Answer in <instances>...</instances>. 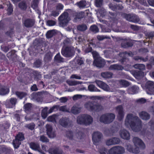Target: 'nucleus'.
<instances>
[{
  "label": "nucleus",
  "mask_w": 154,
  "mask_h": 154,
  "mask_svg": "<svg viewBox=\"0 0 154 154\" xmlns=\"http://www.w3.org/2000/svg\"><path fill=\"white\" fill-rule=\"evenodd\" d=\"M139 91V88L136 85H133L128 88L127 91L129 94H134L138 93Z\"/></svg>",
  "instance_id": "f3484780"
},
{
  "label": "nucleus",
  "mask_w": 154,
  "mask_h": 154,
  "mask_svg": "<svg viewBox=\"0 0 154 154\" xmlns=\"http://www.w3.org/2000/svg\"><path fill=\"white\" fill-rule=\"evenodd\" d=\"M48 135L49 138H53L56 137V134L54 131L53 130L47 133Z\"/></svg>",
  "instance_id": "69168bd1"
},
{
  "label": "nucleus",
  "mask_w": 154,
  "mask_h": 154,
  "mask_svg": "<svg viewBox=\"0 0 154 154\" xmlns=\"http://www.w3.org/2000/svg\"><path fill=\"white\" fill-rule=\"evenodd\" d=\"M17 102V100L16 98H11L10 100V102L11 103V105H8L6 104V106L8 108H13L14 106L15 105Z\"/></svg>",
  "instance_id": "49530a36"
},
{
  "label": "nucleus",
  "mask_w": 154,
  "mask_h": 154,
  "mask_svg": "<svg viewBox=\"0 0 154 154\" xmlns=\"http://www.w3.org/2000/svg\"><path fill=\"white\" fill-rule=\"evenodd\" d=\"M15 53V51L14 50H12L7 53V57L8 58L11 59L14 55Z\"/></svg>",
  "instance_id": "6e6d98bb"
},
{
  "label": "nucleus",
  "mask_w": 154,
  "mask_h": 154,
  "mask_svg": "<svg viewBox=\"0 0 154 154\" xmlns=\"http://www.w3.org/2000/svg\"><path fill=\"white\" fill-rule=\"evenodd\" d=\"M140 117L142 119L145 120H149L150 118V115L147 112L142 111L139 113Z\"/></svg>",
  "instance_id": "5701e85b"
},
{
  "label": "nucleus",
  "mask_w": 154,
  "mask_h": 154,
  "mask_svg": "<svg viewBox=\"0 0 154 154\" xmlns=\"http://www.w3.org/2000/svg\"><path fill=\"white\" fill-rule=\"evenodd\" d=\"M54 60L55 61L58 63L63 62L64 61V58L61 56L59 53L55 56Z\"/></svg>",
  "instance_id": "f704fd0d"
},
{
  "label": "nucleus",
  "mask_w": 154,
  "mask_h": 154,
  "mask_svg": "<svg viewBox=\"0 0 154 154\" xmlns=\"http://www.w3.org/2000/svg\"><path fill=\"white\" fill-rule=\"evenodd\" d=\"M74 62L75 64L74 66H76L75 68H77L79 66L84 64V58L79 57H76L74 60Z\"/></svg>",
  "instance_id": "aec40b11"
},
{
  "label": "nucleus",
  "mask_w": 154,
  "mask_h": 154,
  "mask_svg": "<svg viewBox=\"0 0 154 154\" xmlns=\"http://www.w3.org/2000/svg\"><path fill=\"white\" fill-rule=\"evenodd\" d=\"M90 30L94 33H97L99 32V29L97 26L94 24L91 25L90 28Z\"/></svg>",
  "instance_id": "79ce46f5"
},
{
  "label": "nucleus",
  "mask_w": 154,
  "mask_h": 154,
  "mask_svg": "<svg viewBox=\"0 0 154 154\" xmlns=\"http://www.w3.org/2000/svg\"><path fill=\"white\" fill-rule=\"evenodd\" d=\"M51 154H62L63 151L58 148H55L51 150Z\"/></svg>",
  "instance_id": "4c0bfd02"
},
{
  "label": "nucleus",
  "mask_w": 154,
  "mask_h": 154,
  "mask_svg": "<svg viewBox=\"0 0 154 154\" xmlns=\"http://www.w3.org/2000/svg\"><path fill=\"white\" fill-rule=\"evenodd\" d=\"M82 109V107L74 105L71 108L70 112L74 115H77L81 112Z\"/></svg>",
  "instance_id": "412c9836"
},
{
  "label": "nucleus",
  "mask_w": 154,
  "mask_h": 154,
  "mask_svg": "<svg viewBox=\"0 0 154 154\" xmlns=\"http://www.w3.org/2000/svg\"><path fill=\"white\" fill-rule=\"evenodd\" d=\"M108 154H116L115 146L111 148L108 151Z\"/></svg>",
  "instance_id": "774afa93"
},
{
  "label": "nucleus",
  "mask_w": 154,
  "mask_h": 154,
  "mask_svg": "<svg viewBox=\"0 0 154 154\" xmlns=\"http://www.w3.org/2000/svg\"><path fill=\"white\" fill-rule=\"evenodd\" d=\"M123 69V67L122 65L117 64L111 65L109 67V69L111 70H121Z\"/></svg>",
  "instance_id": "393cba45"
},
{
  "label": "nucleus",
  "mask_w": 154,
  "mask_h": 154,
  "mask_svg": "<svg viewBox=\"0 0 154 154\" xmlns=\"http://www.w3.org/2000/svg\"><path fill=\"white\" fill-rule=\"evenodd\" d=\"M104 108L103 106L101 105L99 103L94 102L93 111L99 112L103 110Z\"/></svg>",
  "instance_id": "bb28decb"
},
{
  "label": "nucleus",
  "mask_w": 154,
  "mask_h": 154,
  "mask_svg": "<svg viewBox=\"0 0 154 154\" xmlns=\"http://www.w3.org/2000/svg\"><path fill=\"white\" fill-rule=\"evenodd\" d=\"M38 0H33L31 4V7L33 9L36 8L38 6Z\"/></svg>",
  "instance_id": "5fc2aeb1"
},
{
  "label": "nucleus",
  "mask_w": 154,
  "mask_h": 154,
  "mask_svg": "<svg viewBox=\"0 0 154 154\" xmlns=\"http://www.w3.org/2000/svg\"><path fill=\"white\" fill-rule=\"evenodd\" d=\"M133 45V42L131 40L122 42L121 43V46L123 48H126L132 47Z\"/></svg>",
  "instance_id": "c756f323"
},
{
  "label": "nucleus",
  "mask_w": 154,
  "mask_h": 154,
  "mask_svg": "<svg viewBox=\"0 0 154 154\" xmlns=\"http://www.w3.org/2000/svg\"><path fill=\"white\" fill-rule=\"evenodd\" d=\"M59 124L63 127L69 128L72 126V121L68 117H63L59 120Z\"/></svg>",
  "instance_id": "39448f33"
},
{
  "label": "nucleus",
  "mask_w": 154,
  "mask_h": 154,
  "mask_svg": "<svg viewBox=\"0 0 154 154\" xmlns=\"http://www.w3.org/2000/svg\"><path fill=\"white\" fill-rule=\"evenodd\" d=\"M87 2L85 0H82L79 2H77L76 5L79 8H84L87 7Z\"/></svg>",
  "instance_id": "473e14b6"
},
{
  "label": "nucleus",
  "mask_w": 154,
  "mask_h": 154,
  "mask_svg": "<svg viewBox=\"0 0 154 154\" xmlns=\"http://www.w3.org/2000/svg\"><path fill=\"white\" fill-rule=\"evenodd\" d=\"M17 140L21 141L24 139V135L21 133H19L15 137Z\"/></svg>",
  "instance_id": "bf43d9fd"
},
{
  "label": "nucleus",
  "mask_w": 154,
  "mask_h": 154,
  "mask_svg": "<svg viewBox=\"0 0 154 154\" xmlns=\"http://www.w3.org/2000/svg\"><path fill=\"white\" fill-rule=\"evenodd\" d=\"M145 87L148 91V93L150 95H154V82L151 81L146 82Z\"/></svg>",
  "instance_id": "f8f14e48"
},
{
  "label": "nucleus",
  "mask_w": 154,
  "mask_h": 154,
  "mask_svg": "<svg viewBox=\"0 0 154 154\" xmlns=\"http://www.w3.org/2000/svg\"><path fill=\"white\" fill-rule=\"evenodd\" d=\"M115 117V115L113 113H106L100 116L99 120L105 124H108L112 122Z\"/></svg>",
  "instance_id": "7ed1b4c3"
},
{
  "label": "nucleus",
  "mask_w": 154,
  "mask_h": 154,
  "mask_svg": "<svg viewBox=\"0 0 154 154\" xmlns=\"http://www.w3.org/2000/svg\"><path fill=\"white\" fill-rule=\"evenodd\" d=\"M14 26H9V29L5 32V35L9 38H12L14 33Z\"/></svg>",
  "instance_id": "b1692460"
},
{
  "label": "nucleus",
  "mask_w": 154,
  "mask_h": 154,
  "mask_svg": "<svg viewBox=\"0 0 154 154\" xmlns=\"http://www.w3.org/2000/svg\"><path fill=\"white\" fill-rule=\"evenodd\" d=\"M74 52V48L72 46L64 47L61 51L62 54L64 57L67 58L73 56Z\"/></svg>",
  "instance_id": "20e7f679"
},
{
  "label": "nucleus",
  "mask_w": 154,
  "mask_h": 154,
  "mask_svg": "<svg viewBox=\"0 0 154 154\" xmlns=\"http://www.w3.org/2000/svg\"><path fill=\"white\" fill-rule=\"evenodd\" d=\"M76 121L79 124L89 125L92 123L93 118L89 115L82 114L77 117Z\"/></svg>",
  "instance_id": "f03ea898"
},
{
  "label": "nucleus",
  "mask_w": 154,
  "mask_h": 154,
  "mask_svg": "<svg viewBox=\"0 0 154 154\" xmlns=\"http://www.w3.org/2000/svg\"><path fill=\"white\" fill-rule=\"evenodd\" d=\"M120 84L123 87H126L129 86L130 85V83L128 81L124 80H121L120 82Z\"/></svg>",
  "instance_id": "8fccbe9b"
},
{
  "label": "nucleus",
  "mask_w": 154,
  "mask_h": 154,
  "mask_svg": "<svg viewBox=\"0 0 154 154\" xmlns=\"http://www.w3.org/2000/svg\"><path fill=\"white\" fill-rule=\"evenodd\" d=\"M60 24L62 26L66 25L69 21L68 13L67 12H64L58 17Z\"/></svg>",
  "instance_id": "0eeeda50"
},
{
  "label": "nucleus",
  "mask_w": 154,
  "mask_h": 154,
  "mask_svg": "<svg viewBox=\"0 0 154 154\" xmlns=\"http://www.w3.org/2000/svg\"><path fill=\"white\" fill-rule=\"evenodd\" d=\"M109 14L113 17L112 20L113 21V22L114 23H117V20L115 17L116 16V13L112 12H109Z\"/></svg>",
  "instance_id": "680f3d73"
},
{
  "label": "nucleus",
  "mask_w": 154,
  "mask_h": 154,
  "mask_svg": "<svg viewBox=\"0 0 154 154\" xmlns=\"http://www.w3.org/2000/svg\"><path fill=\"white\" fill-rule=\"evenodd\" d=\"M57 34L56 30L55 29L50 30L47 31L46 36L47 38H50Z\"/></svg>",
  "instance_id": "a878e982"
},
{
  "label": "nucleus",
  "mask_w": 154,
  "mask_h": 154,
  "mask_svg": "<svg viewBox=\"0 0 154 154\" xmlns=\"http://www.w3.org/2000/svg\"><path fill=\"white\" fill-rule=\"evenodd\" d=\"M15 94L17 96H26L27 95V94L26 92L16 91Z\"/></svg>",
  "instance_id": "0e129e2a"
},
{
  "label": "nucleus",
  "mask_w": 154,
  "mask_h": 154,
  "mask_svg": "<svg viewBox=\"0 0 154 154\" xmlns=\"http://www.w3.org/2000/svg\"><path fill=\"white\" fill-rule=\"evenodd\" d=\"M13 143L14 147L16 148H17L21 144V141L17 140V138H15V139L13 140Z\"/></svg>",
  "instance_id": "c03bdc74"
},
{
  "label": "nucleus",
  "mask_w": 154,
  "mask_h": 154,
  "mask_svg": "<svg viewBox=\"0 0 154 154\" xmlns=\"http://www.w3.org/2000/svg\"><path fill=\"white\" fill-rule=\"evenodd\" d=\"M88 89L89 91L91 92H93L96 91V89L97 88L94 85L90 84L88 86Z\"/></svg>",
  "instance_id": "052dcab7"
},
{
  "label": "nucleus",
  "mask_w": 154,
  "mask_h": 154,
  "mask_svg": "<svg viewBox=\"0 0 154 154\" xmlns=\"http://www.w3.org/2000/svg\"><path fill=\"white\" fill-rule=\"evenodd\" d=\"M103 0H95V4L96 6L98 8L101 7L103 4Z\"/></svg>",
  "instance_id": "603ef678"
},
{
  "label": "nucleus",
  "mask_w": 154,
  "mask_h": 154,
  "mask_svg": "<svg viewBox=\"0 0 154 154\" xmlns=\"http://www.w3.org/2000/svg\"><path fill=\"white\" fill-rule=\"evenodd\" d=\"M141 121L138 116L132 114H128L125 121L127 127L130 126L132 130L136 132L141 130L142 128Z\"/></svg>",
  "instance_id": "f257e3e1"
},
{
  "label": "nucleus",
  "mask_w": 154,
  "mask_h": 154,
  "mask_svg": "<svg viewBox=\"0 0 154 154\" xmlns=\"http://www.w3.org/2000/svg\"><path fill=\"white\" fill-rule=\"evenodd\" d=\"M92 54L94 60H95L96 59H99V58L101 57L100 56L99 54L96 51H93L92 52Z\"/></svg>",
  "instance_id": "4d7b16f0"
},
{
  "label": "nucleus",
  "mask_w": 154,
  "mask_h": 154,
  "mask_svg": "<svg viewBox=\"0 0 154 154\" xmlns=\"http://www.w3.org/2000/svg\"><path fill=\"white\" fill-rule=\"evenodd\" d=\"M124 17L128 21L134 23H137L140 21V19L138 17L134 14H123Z\"/></svg>",
  "instance_id": "1a4fd4ad"
},
{
  "label": "nucleus",
  "mask_w": 154,
  "mask_h": 154,
  "mask_svg": "<svg viewBox=\"0 0 154 154\" xmlns=\"http://www.w3.org/2000/svg\"><path fill=\"white\" fill-rule=\"evenodd\" d=\"M25 111L26 112H28L31 110L32 104L30 103H27L24 106Z\"/></svg>",
  "instance_id": "864d4df0"
},
{
  "label": "nucleus",
  "mask_w": 154,
  "mask_h": 154,
  "mask_svg": "<svg viewBox=\"0 0 154 154\" xmlns=\"http://www.w3.org/2000/svg\"><path fill=\"white\" fill-rule=\"evenodd\" d=\"M9 124L7 123H5L3 124H1L0 125V129L1 130H3L7 129L9 128Z\"/></svg>",
  "instance_id": "3c124183"
},
{
  "label": "nucleus",
  "mask_w": 154,
  "mask_h": 154,
  "mask_svg": "<svg viewBox=\"0 0 154 154\" xmlns=\"http://www.w3.org/2000/svg\"><path fill=\"white\" fill-rule=\"evenodd\" d=\"M96 47L100 48L101 47L97 43L95 44L92 42H90L88 44V47L85 49V52L86 53L92 52L93 50L92 48Z\"/></svg>",
  "instance_id": "dca6fc26"
},
{
  "label": "nucleus",
  "mask_w": 154,
  "mask_h": 154,
  "mask_svg": "<svg viewBox=\"0 0 154 154\" xmlns=\"http://www.w3.org/2000/svg\"><path fill=\"white\" fill-rule=\"evenodd\" d=\"M113 73L110 72H102L101 73V76L105 79H109L112 78Z\"/></svg>",
  "instance_id": "2f4dec72"
},
{
  "label": "nucleus",
  "mask_w": 154,
  "mask_h": 154,
  "mask_svg": "<svg viewBox=\"0 0 154 154\" xmlns=\"http://www.w3.org/2000/svg\"><path fill=\"white\" fill-rule=\"evenodd\" d=\"M30 147L31 148L35 150H37L40 152L42 151L39 145L38 144L34 143H31L30 144Z\"/></svg>",
  "instance_id": "7c9ffc66"
},
{
  "label": "nucleus",
  "mask_w": 154,
  "mask_h": 154,
  "mask_svg": "<svg viewBox=\"0 0 154 154\" xmlns=\"http://www.w3.org/2000/svg\"><path fill=\"white\" fill-rule=\"evenodd\" d=\"M39 140L43 142H48L49 141L47 137L44 135L40 136Z\"/></svg>",
  "instance_id": "e2e57ef3"
},
{
  "label": "nucleus",
  "mask_w": 154,
  "mask_h": 154,
  "mask_svg": "<svg viewBox=\"0 0 154 154\" xmlns=\"http://www.w3.org/2000/svg\"><path fill=\"white\" fill-rule=\"evenodd\" d=\"M94 103V102H89L86 103L85 105V107L89 110L93 111Z\"/></svg>",
  "instance_id": "cd10ccee"
},
{
  "label": "nucleus",
  "mask_w": 154,
  "mask_h": 154,
  "mask_svg": "<svg viewBox=\"0 0 154 154\" xmlns=\"http://www.w3.org/2000/svg\"><path fill=\"white\" fill-rule=\"evenodd\" d=\"M133 141L136 146H139L141 148L143 149L145 148V146L144 143L139 138L134 137L133 139Z\"/></svg>",
  "instance_id": "ddd939ff"
},
{
  "label": "nucleus",
  "mask_w": 154,
  "mask_h": 154,
  "mask_svg": "<svg viewBox=\"0 0 154 154\" xmlns=\"http://www.w3.org/2000/svg\"><path fill=\"white\" fill-rule=\"evenodd\" d=\"M116 154H122L125 152V149L123 147L119 146H115Z\"/></svg>",
  "instance_id": "72a5a7b5"
},
{
  "label": "nucleus",
  "mask_w": 154,
  "mask_h": 154,
  "mask_svg": "<svg viewBox=\"0 0 154 154\" xmlns=\"http://www.w3.org/2000/svg\"><path fill=\"white\" fill-rule=\"evenodd\" d=\"M35 126V124L33 123L26 124L25 126V128H27L31 130H34Z\"/></svg>",
  "instance_id": "09e8293b"
},
{
  "label": "nucleus",
  "mask_w": 154,
  "mask_h": 154,
  "mask_svg": "<svg viewBox=\"0 0 154 154\" xmlns=\"http://www.w3.org/2000/svg\"><path fill=\"white\" fill-rule=\"evenodd\" d=\"M35 24L34 21L31 18L26 19L23 23L24 26L27 28H30L33 26Z\"/></svg>",
  "instance_id": "6ab92c4d"
},
{
  "label": "nucleus",
  "mask_w": 154,
  "mask_h": 154,
  "mask_svg": "<svg viewBox=\"0 0 154 154\" xmlns=\"http://www.w3.org/2000/svg\"><path fill=\"white\" fill-rule=\"evenodd\" d=\"M127 149L129 152H131L137 153H139V148H136V149L137 150L136 151H134V150H133L131 146L130 145H127Z\"/></svg>",
  "instance_id": "de8ad7c7"
},
{
  "label": "nucleus",
  "mask_w": 154,
  "mask_h": 154,
  "mask_svg": "<svg viewBox=\"0 0 154 154\" xmlns=\"http://www.w3.org/2000/svg\"><path fill=\"white\" fill-rule=\"evenodd\" d=\"M83 133L81 131H79L76 134H75V140H81L83 137Z\"/></svg>",
  "instance_id": "37998d69"
},
{
  "label": "nucleus",
  "mask_w": 154,
  "mask_h": 154,
  "mask_svg": "<svg viewBox=\"0 0 154 154\" xmlns=\"http://www.w3.org/2000/svg\"><path fill=\"white\" fill-rule=\"evenodd\" d=\"M56 23V22L53 20H49L47 22V25L49 26H54Z\"/></svg>",
  "instance_id": "338daca9"
},
{
  "label": "nucleus",
  "mask_w": 154,
  "mask_h": 154,
  "mask_svg": "<svg viewBox=\"0 0 154 154\" xmlns=\"http://www.w3.org/2000/svg\"><path fill=\"white\" fill-rule=\"evenodd\" d=\"M77 29L79 31H84L87 29V26L85 24H83L78 25L77 26Z\"/></svg>",
  "instance_id": "a19ab883"
},
{
  "label": "nucleus",
  "mask_w": 154,
  "mask_h": 154,
  "mask_svg": "<svg viewBox=\"0 0 154 154\" xmlns=\"http://www.w3.org/2000/svg\"><path fill=\"white\" fill-rule=\"evenodd\" d=\"M120 142V140L119 138L113 137L107 139L105 143L106 145L110 146L119 144Z\"/></svg>",
  "instance_id": "9b49d317"
},
{
  "label": "nucleus",
  "mask_w": 154,
  "mask_h": 154,
  "mask_svg": "<svg viewBox=\"0 0 154 154\" xmlns=\"http://www.w3.org/2000/svg\"><path fill=\"white\" fill-rule=\"evenodd\" d=\"M97 38L98 40H96V41H95V44L97 43L98 45H99L100 46V47H101V44L99 42H98L100 41H102L105 38L103 36H101L100 35H98L97 36Z\"/></svg>",
  "instance_id": "13d9d810"
},
{
  "label": "nucleus",
  "mask_w": 154,
  "mask_h": 154,
  "mask_svg": "<svg viewBox=\"0 0 154 154\" xmlns=\"http://www.w3.org/2000/svg\"><path fill=\"white\" fill-rule=\"evenodd\" d=\"M133 75L135 77H143L144 76V72L142 71L135 70L133 71Z\"/></svg>",
  "instance_id": "c9c22d12"
},
{
  "label": "nucleus",
  "mask_w": 154,
  "mask_h": 154,
  "mask_svg": "<svg viewBox=\"0 0 154 154\" xmlns=\"http://www.w3.org/2000/svg\"><path fill=\"white\" fill-rule=\"evenodd\" d=\"M134 59L135 60H140V61H142L143 62H146L148 60V57H146L145 58L140 57L139 56H136L134 57Z\"/></svg>",
  "instance_id": "ea45409f"
},
{
  "label": "nucleus",
  "mask_w": 154,
  "mask_h": 154,
  "mask_svg": "<svg viewBox=\"0 0 154 154\" xmlns=\"http://www.w3.org/2000/svg\"><path fill=\"white\" fill-rule=\"evenodd\" d=\"M66 137L70 140H75V134L71 131H66Z\"/></svg>",
  "instance_id": "c85d7f7f"
},
{
  "label": "nucleus",
  "mask_w": 154,
  "mask_h": 154,
  "mask_svg": "<svg viewBox=\"0 0 154 154\" xmlns=\"http://www.w3.org/2000/svg\"><path fill=\"white\" fill-rule=\"evenodd\" d=\"M105 63L104 60L101 57L95 60H94L93 62V64L94 66L100 68L104 67Z\"/></svg>",
  "instance_id": "2eb2a0df"
},
{
  "label": "nucleus",
  "mask_w": 154,
  "mask_h": 154,
  "mask_svg": "<svg viewBox=\"0 0 154 154\" xmlns=\"http://www.w3.org/2000/svg\"><path fill=\"white\" fill-rule=\"evenodd\" d=\"M131 53V52H127L126 51L120 52L119 55L120 58L119 61L123 65H126L127 63L129 61L127 57L128 56H130Z\"/></svg>",
  "instance_id": "423d86ee"
},
{
  "label": "nucleus",
  "mask_w": 154,
  "mask_h": 154,
  "mask_svg": "<svg viewBox=\"0 0 154 154\" xmlns=\"http://www.w3.org/2000/svg\"><path fill=\"white\" fill-rule=\"evenodd\" d=\"M48 109V108L46 107L42 110L41 115L44 119H45L47 117L48 114V111L47 112Z\"/></svg>",
  "instance_id": "a18cd8bd"
},
{
  "label": "nucleus",
  "mask_w": 154,
  "mask_h": 154,
  "mask_svg": "<svg viewBox=\"0 0 154 154\" xmlns=\"http://www.w3.org/2000/svg\"><path fill=\"white\" fill-rule=\"evenodd\" d=\"M116 112L118 113L117 117L119 121H121L124 118L125 115L123 108L121 105H119L115 108Z\"/></svg>",
  "instance_id": "9d476101"
},
{
  "label": "nucleus",
  "mask_w": 154,
  "mask_h": 154,
  "mask_svg": "<svg viewBox=\"0 0 154 154\" xmlns=\"http://www.w3.org/2000/svg\"><path fill=\"white\" fill-rule=\"evenodd\" d=\"M10 92V89L7 87L2 85L0 86V95H5L8 94Z\"/></svg>",
  "instance_id": "4be33fe9"
},
{
  "label": "nucleus",
  "mask_w": 154,
  "mask_h": 154,
  "mask_svg": "<svg viewBox=\"0 0 154 154\" xmlns=\"http://www.w3.org/2000/svg\"><path fill=\"white\" fill-rule=\"evenodd\" d=\"M95 83L97 86L104 91H109L110 90L109 85L103 81L97 80L96 81Z\"/></svg>",
  "instance_id": "4468645a"
},
{
  "label": "nucleus",
  "mask_w": 154,
  "mask_h": 154,
  "mask_svg": "<svg viewBox=\"0 0 154 154\" xmlns=\"http://www.w3.org/2000/svg\"><path fill=\"white\" fill-rule=\"evenodd\" d=\"M18 6L21 10L24 11L26 10L27 8V5L26 3L24 1L20 2L18 4Z\"/></svg>",
  "instance_id": "58836bf2"
},
{
  "label": "nucleus",
  "mask_w": 154,
  "mask_h": 154,
  "mask_svg": "<svg viewBox=\"0 0 154 154\" xmlns=\"http://www.w3.org/2000/svg\"><path fill=\"white\" fill-rule=\"evenodd\" d=\"M103 137L102 134L99 131H96L93 133L92 135V140L94 143L95 145H98Z\"/></svg>",
  "instance_id": "6e6552de"
},
{
  "label": "nucleus",
  "mask_w": 154,
  "mask_h": 154,
  "mask_svg": "<svg viewBox=\"0 0 154 154\" xmlns=\"http://www.w3.org/2000/svg\"><path fill=\"white\" fill-rule=\"evenodd\" d=\"M120 135L123 139L128 140L130 139V134L129 132L125 130H122L120 131Z\"/></svg>",
  "instance_id": "a211bd4d"
},
{
  "label": "nucleus",
  "mask_w": 154,
  "mask_h": 154,
  "mask_svg": "<svg viewBox=\"0 0 154 154\" xmlns=\"http://www.w3.org/2000/svg\"><path fill=\"white\" fill-rule=\"evenodd\" d=\"M134 67L137 69H138L141 71H143L145 69V66L144 64H143L137 63L135 64Z\"/></svg>",
  "instance_id": "e433bc0d"
}]
</instances>
